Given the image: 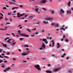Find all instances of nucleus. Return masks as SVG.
<instances>
[{
	"label": "nucleus",
	"mask_w": 73,
	"mask_h": 73,
	"mask_svg": "<svg viewBox=\"0 0 73 73\" xmlns=\"http://www.w3.org/2000/svg\"><path fill=\"white\" fill-rule=\"evenodd\" d=\"M17 17H18V18H19V17H22L24 15V13L22 14H20V13H17Z\"/></svg>",
	"instance_id": "obj_1"
},
{
	"label": "nucleus",
	"mask_w": 73,
	"mask_h": 73,
	"mask_svg": "<svg viewBox=\"0 0 73 73\" xmlns=\"http://www.w3.org/2000/svg\"><path fill=\"white\" fill-rule=\"evenodd\" d=\"M35 68H36L37 69H38V70H41V68H40V65H39L38 64H37L36 66H35Z\"/></svg>",
	"instance_id": "obj_2"
},
{
	"label": "nucleus",
	"mask_w": 73,
	"mask_h": 73,
	"mask_svg": "<svg viewBox=\"0 0 73 73\" xmlns=\"http://www.w3.org/2000/svg\"><path fill=\"white\" fill-rule=\"evenodd\" d=\"M61 69L60 68H57L54 69H53V72H57V71H58Z\"/></svg>",
	"instance_id": "obj_3"
},
{
	"label": "nucleus",
	"mask_w": 73,
	"mask_h": 73,
	"mask_svg": "<svg viewBox=\"0 0 73 73\" xmlns=\"http://www.w3.org/2000/svg\"><path fill=\"white\" fill-rule=\"evenodd\" d=\"M18 34L20 35H21V36H24V37H29V35H26L25 34H24V33Z\"/></svg>",
	"instance_id": "obj_4"
},
{
	"label": "nucleus",
	"mask_w": 73,
	"mask_h": 73,
	"mask_svg": "<svg viewBox=\"0 0 73 73\" xmlns=\"http://www.w3.org/2000/svg\"><path fill=\"white\" fill-rule=\"evenodd\" d=\"M46 0H43L40 1V3L41 4H45L46 3Z\"/></svg>",
	"instance_id": "obj_5"
},
{
	"label": "nucleus",
	"mask_w": 73,
	"mask_h": 73,
	"mask_svg": "<svg viewBox=\"0 0 73 73\" xmlns=\"http://www.w3.org/2000/svg\"><path fill=\"white\" fill-rule=\"evenodd\" d=\"M45 20H49V21H50L52 22V21L53 20V19H46Z\"/></svg>",
	"instance_id": "obj_6"
},
{
	"label": "nucleus",
	"mask_w": 73,
	"mask_h": 73,
	"mask_svg": "<svg viewBox=\"0 0 73 73\" xmlns=\"http://www.w3.org/2000/svg\"><path fill=\"white\" fill-rule=\"evenodd\" d=\"M57 45L58 46H57V48L58 49V48H60V47H61V46L60 45V43H58L57 44Z\"/></svg>",
	"instance_id": "obj_7"
},
{
	"label": "nucleus",
	"mask_w": 73,
	"mask_h": 73,
	"mask_svg": "<svg viewBox=\"0 0 73 73\" xmlns=\"http://www.w3.org/2000/svg\"><path fill=\"white\" fill-rule=\"evenodd\" d=\"M42 48H43L44 49H45V45L43 43L42 46Z\"/></svg>",
	"instance_id": "obj_8"
},
{
	"label": "nucleus",
	"mask_w": 73,
	"mask_h": 73,
	"mask_svg": "<svg viewBox=\"0 0 73 73\" xmlns=\"http://www.w3.org/2000/svg\"><path fill=\"white\" fill-rule=\"evenodd\" d=\"M64 13V11L62 9H61L60 10V13Z\"/></svg>",
	"instance_id": "obj_9"
},
{
	"label": "nucleus",
	"mask_w": 73,
	"mask_h": 73,
	"mask_svg": "<svg viewBox=\"0 0 73 73\" xmlns=\"http://www.w3.org/2000/svg\"><path fill=\"white\" fill-rule=\"evenodd\" d=\"M26 55H27V54L25 52H23L22 54V56H26Z\"/></svg>",
	"instance_id": "obj_10"
},
{
	"label": "nucleus",
	"mask_w": 73,
	"mask_h": 73,
	"mask_svg": "<svg viewBox=\"0 0 73 73\" xmlns=\"http://www.w3.org/2000/svg\"><path fill=\"white\" fill-rule=\"evenodd\" d=\"M2 45H3V46H4V47H5L6 48V47H7V46L6 45H7V44H4V43H2Z\"/></svg>",
	"instance_id": "obj_11"
},
{
	"label": "nucleus",
	"mask_w": 73,
	"mask_h": 73,
	"mask_svg": "<svg viewBox=\"0 0 73 73\" xmlns=\"http://www.w3.org/2000/svg\"><path fill=\"white\" fill-rule=\"evenodd\" d=\"M70 4H71V2L70 1H69V2L68 3V7H70Z\"/></svg>",
	"instance_id": "obj_12"
},
{
	"label": "nucleus",
	"mask_w": 73,
	"mask_h": 73,
	"mask_svg": "<svg viewBox=\"0 0 73 73\" xmlns=\"http://www.w3.org/2000/svg\"><path fill=\"white\" fill-rule=\"evenodd\" d=\"M67 13L68 14H69V13H70V14H71V11H67Z\"/></svg>",
	"instance_id": "obj_13"
},
{
	"label": "nucleus",
	"mask_w": 73,
	"mask_h": 73,
	"mask_svg": "<svg viewBox=\"0 0 73 73\" xmlns=\"http://www.w3.org/2000/svg\"><path fill=\"white\" fill-rule=\"evenodd\" d=\"M38 8H37L35 9V11H36V12H38Z\"/></svg>",
	"instance_id": "obj_14"
},
{
	"label": "nucleus",
	"mask_w": 73,
	"mask_h": 73,
	"mask_svg": "<svg viewBox=\"0 0 73 73\" xmlns=\"http://www.w3.org/2000/svg\"><path fill=\"white\" fill-rule=\"evenodd\" d=\"M43 23H44V24H48V22L47 21V22H46V21H44Z\"/></svg>",
	"instance_id": "obj_15"
},
{
	"label": "nucleus",
	"mask_w": 73,
	"mask_h": 73,
	"mask_svg": "<svg viewBox=\"0 0 73 73\" xmlns=\"http://www.w3.org/2000/svg\"><path fill=\"white\" fill-rule=\"evenodd\" d=\"M0 30H1V31H6V30H7V29H0Z\"/></svg>",
	"instance_id": "obj_16"
},
{
	"label": "nucleus",
	"mask_w": 73,
	"mask_h": 73,
	"mask_svg": "<svg viewBox=\"0 0 73 73\" xmlns=\"http://www.w3.org/2000/svg\"><path fill=\"white\" fill-rule=\"evenodd\" d=\"M43 41L45 42V41H47V39H46V38H43Z\"/></svg>",
	"instance_id": "obj_17"
},
{
	"label": "nucleus",
	"mask_w": 73,
	"mask_h": 73,
	"mask_svg": "<svg viewBox=\"0 0 73 73\" xmlns=\"http://www.w3.org/2000/svg\"><path fill=\"white\" fill-rule=\"evenodd\" d=\"M11 13H8V15H15V14H11Z\"/></svg>",
	"instance_id": "obj_18"
},
{
	"label": "nucleus",
	"mask_w": 73,
	"mask_h": 73,
	"mask_svg": "<svg viewBox=\"0 0 73 73\" xmlns=\"http://www.w3.org/2000/svg\"><path fill=\"white\" fill-rule=\"evenodd\" d=\"M8 69H11L10 67H8L6 69V70H9Z\"/></svg>",
	"instance_id": "obj_19"
},
{
	"label": "nucleus",
	"mask_w": 73,
	"mask_h": 73,
	"mask_svg": "<svg viewBox=\"0 0 73 73\" xmlns=\"http://www.w3.org/2000/svg\"><path fill=\"white\" fill-rule=\"evenodd\" d=\"M60 29H63V31H65V29H64L63 27L60 28Z\"/></svg>",
	"instance_id": "obj_20"
},
{
	"label": "nucleus",
	"mask_w": 73,
	"mask_h": 73,
	"mask_svg": "<svg viewBox=\"0 0 73 73\" xmlns=\"http://www.w3.org/2000/svg\"><path fill=\"white\" fill-rule=\"evenodd\" d=\"M72 70H69L68 71V73H72Z\"/></svg>",
	"instance_id": "obj_21"
},
{
	"label": "nucleus",
	"mask_w": 73,
	"mask_h": 73,
	"mask_svg": "<svg viewBox=\"0 0 73 73\" xmlns=\"http://www.w3.org/2000/svg\"><path fill=\"white\" fill-rule=\"evenodd\" d=\"M59 26V25L58 24H57L56 25H55V27H58Z\"/></svg>",
	"instance_id": "obj_22"
},
{
	"label": "nucleus",
	"mask_w": 73,
	"mask_h": 73,
	"mask_svg": "<svg viewBox=\"0 0 73 73\" xmlns=\"http://www.w3.org/2000/svg\"><path fill=\"white\" fill-rule=\"evenodd\" d=\"M9 3L10 4H13L14 3L13 2H9Z\"/></svg>",
	"instance_id": "obj_23"
},
{
	"label": "nucleus",
	"mask_w": 73,
	"mask_h": 73,
	"mask_svg": "<svg viewBox=\"0 0 73 73\" xmlns=\"http://www.w3.org/2000/svg\"><path fill=\"white\" fill-rule=\"evenodd\" d=\"M4 57H5V58H9V57L7 56H4Z\"/></svg>",
	"instance_id": "obj_24"
},
{
	"label": "nucleus",
	"mask_w": 73,
	"mask_h": 73,
	"mask_svg": "<svg viewBox=\"0 0 73 73\" xmlns=\"http://www.w3.org/2000/svg\"><path fill=\"white\" fill-rule=\"evenodd\" d=\"M51 25H54V27H55V25H54V23H51Z\"/></svg>",
	"instance_id": "obj_25"
},
{
	"label": "nucleus",
	"mask_w": 73,
	"mask_h": 73,
	"mask_svg": "<svg viewBox=\"0 0 73 73\" xmlns=\"http://www.w3.org/2000/svg\"><path fill=\"white\" fill-rule=\"evenodd\" d=\"M27 31H28L29 32H30V33H31V30L29 29H27Z\"/></svg>",
	"instance_id": "obj_26"
},
{
	"label": "nucleus",
	"mask_w": 73,
	"mask_h": 73,
	"mask_svg": "<svg viewBox=\"0 0 73 73\" xmlns=\"http://www.w3.org/2000/svg\"><path fill=\"white\" fill-rule=\"evenodd\" d=\"M30 51H27V53H26V54H27H27H29V53H30Z\"/></svg>",
	"instance_id": "obj_27"
},
{
	"label": "nucleus",
	"mask_w": 73,
	"mask_h": 73,
	"mask_svg": "<svg viewBox=\"0 0 73 73\" xmlns=\"http://www.w3.org/2000/svg\"><path fill=\"white\" fill-rule=\"evenodd\" d=\"M1 67H2L3 68H5V66L3 65H1Z\"/></svg>",
	"instance_id": "obj_28"
},
{
	"label": "nucleus",
	"mask_w": 73,
	"mask_h": 73,
	"mask_svg": "<svg viewBox=\"0 0 73 73\" xmlns=\"http://www.w3.org/2000/svg\"><path fill=\"white\" fill-rule=\"evenodd\" d=\"M69 41V40L68 39H66L65 40V41L66 42H68Z\"/></svg>",
	"instance_id": "obj_29"
},
{
	"label": "nucleus",
	"mask_w": 73,
	"mask_h": 73,
	"mask_svg": "<svg viewBox=\"0 0 73 73\" xmlns=\"http://www.w3.org/2000/svg\"><path fill=\"white\" fill-rule=\"evenodd\" d=\"M24 39V38H19V40H23Z\"/></svg>",
	"instance_id": "obj_30"
},
{
	"label": "nucleus",
	"mask_w": 73,
	"mask_h": 73,
	"mask_svg": "<svg viewBox=\"0 0 73 73\" xmlns=\"http://www.w3.org/2000/svg\"><path fill=\"white\" fill-rule=\"evenodd\" d=\"M7 9V8H6V7H4L3 8V9Z\"/></svg>",
	"instance_id": "obj_31"
},
{
	"label": "nucleus",
	"mask_w": 73,
	"mask_h": 73,
	"mask_svg": "<svg viewBox=\"0 0 73 73\" xmlns=\"http://www.w3.org/2000/svg\"><path fill=\"white\" fill-rule=\"evenodd\" d=\"M16 42L14 43L13 44H11V45H15V44H16Z\"/></svg>",
	"instance_id": "obj_32"
},
{
	"label": "nucleus",
	"mask_w": 73,
	"mask_h": 73,
	"mask_svg": "<svg viewBox=\"0 0 73 73\" xmlns=\"http://www.w3.org/2000/svg\"><path fill=\"white\" fill-rule=\"evenodd\" d=\"M14 8H15V9H19V7H15Z\"/></svg>",
	"instance_id": "obj_33"
},
{
	"label": "nucleus",
	"mask_w": 73,
	"mask_h": 73,
	"mask_svg": "<svg viewBox=\"0 0 73 73\" xmlns=\"http://www.w3.org/2000/svg\"><path fill=\"white\" fill-rule=\"evenodd\" d=\"M20 7H21V8H23V6L21 5H20Z\"/></svg>",
	"instance_id": "obj_34"
},
{
	"label": "nucleus",
	"mask_w": 73,
	"mask_h": 73,
	"mask_svg": "<svg viewBox=\"0 0 73 73\" xmlns=\"http://www.w3.org/2000/svg\"><path fill=\"white\" fill-rule=\"evenodd\" d=\"M52 14H54V11H52Z\"/></svg>",
	"instance_id": "obj_35"
},
{
	"label": "nucleus",
	"mask_w": 73,
	"mask_h": 73,
	"mask_svg": "<svg viewBox=\"0 0 73 73\" xmlns=\"http://www.w3.org/2000/svg\"><path fill=\"white\" fill-rule=\"evenodd\" d=\"M0 58H4V57L3 56H1V55H0Z\"/></svg>",
	"instance_id": "obj_36"
},
{
	"label": "nucleus",
	"mask_w": 73,
	"mask_h": 73,
	"mask_svg": "<svg viewBox=\"0 0 73 73\" xmlns=\"http://www.w3.org/2000/svg\"><path fill=\"white\" fill-rule=\"evenodd\" d=\"M35 34L36 35H37V34H38V32H36L35 33Z\"/></svg>",
	"instance_id": "obj_37"
},
{
	"label": "nucleus",
	"mask_w": 73,
	"mask_h": 73,
	"mask_svg": "<svg viewBox=\"0 0 73 73\" xmlns=\"http://www.w3.org/2000/svg\"><path fill=\"white\" fill-rule=\"evenodd\" d=\"M32 31H35V30H36V28H35L34 29H32Z\"/></svg>",
	"instance_id": "obj_38"
},
{
	"label": "nucleus",
	"mask_w": 73,
	"mask_h": 73,
	"mask_svg": "<svg viewBox=\"0 0 73 73\" xmlns=\"http://www.w3.org/2000/svg\"><path fill=\"white\" fill-rule=\"evenodd\" d=\"M11 24V23H7L6 24V25H7V24Z\"/></svg>",
	"instance_id": "obj_39"
},
{
	"label": "nucleus",
	"mask_w": 73,
	"mask_h": 73,
	"mask_svg": "<svg viewBox=\"0 0 73 73\" xmlns=\"http://www.w3.org/2000/svg\"><path fill=\"white\" fill-rule=\"evenodd\" d=\"M44 10V11H46V9L45 8H42Z\"/></svg>",
	"instance_id": "obj_40"
},
{
	"label": "nucleus",
	"mask_w": 73,
	"mask_h": 73,
	"mask_svg": "<svg viewBox=\"0 0 73 73\" xmlns=\"http://www.w3.org/2000/svg\"><path fill=\"white\" fill-rule=\"evenodd\" d=\"M3 61V60H0V63H1V62H2Z\"/></svg>",
	"instance_id": "obj_41"
},
{
	"label": "nucleus",
	"mask_w": 73,
	"mask_h": 73,
	"mask_svg": "<svg viewBox=\"0 0 73 73\" xmlns=\"http://www.w3.org/2000/svg\"><path fill=\"white\" fill-rule=\"evenodd\" d=\"M28 17V15H25V18H26V17Z\"/></svg>",
	"instance_id": "obj_42"
},
{
	"label": "nucleus",
	"mask_w": 73,
	"mask_h": 73,
	"mask_svg": "<svg viewBox=\"0 0 73 73\" xmlns=\"http://www.w3.org/2000/svg\"><path fill=\"white\" fill-rule=\"evenodd\" d=\"M12 35H13V36H15V34H14V33H12Z\"/></svg>",
	"instance_id": "obj_43"
},
{
	"label": "nucleus",
	"mask_w": 73,
	"mask_h": 73,
	"mask_svg": "<svg viewBox=\"0 0 73 73\" xmlns=\"http://www.w3.org/2000/svg\"><path fill=\"white\" fill-rule=\"evenodd\" d=\"M33 17H32V16H29V17H30V18H33Z\"/></svg>",
	"instance_id": "obj_44"
},
{
	"label": "nucleus",
	"mask_w": 73,
	"mask_h": 73,
	"mask_svg": "<svg viewBox=\"0 0 73 73\" xmlns=\"http://www.w3.org/2000/svg\"><path fill=\"white\" fill-rule=\"evenodd\" d=\"M48 66H51V65H50V64H49L48 65Z\"/></svg>",
	"instance_id": "obj_45"
},
{
	"label": "nucleus",
	"mask_w": 73,
	"mask_h": 73,
	"mask_svg": "<svg viewBox=\"0 0 73 73\" xmlns=\"http://www.w3.org/2000/svg\"><path fill=\"white\" fill-rule=\"evenodd\" d=\"M25 46H26V47H27V48H28V47H29V46H28V45H25Z\"/></svg>",
	"instance_id": "obj_46"
},
{
	"label": "nucleus",
	"mask_w": 73,
	"mask_h": 73,
	"mask_svg": "<svg viewBox=\"0 0 73 73\" xmlns=\"http://www.w3.org/2000/svg\"><path fill=\"white\" fill-rule=\"evenodd\" d=\"M6 35H7V36H9V35H10V34H6Z\"/></svg>",
	"instance_id": "obj_47"
},
{
	"label": "nucleus",
	"mask_w": 73,
	"mask_h": 73,
	"mask_svg": "<svg viewBox=\"0 0 73 73\" xmlns=\"http://www.w3.org/2000/svg\"><path fill=\"white\" fill-rule=\"evenodd\" d=\"M15 9V7H14L12 9V10H14V9Z\"/></svg>",
	"instance_id": "obj_48"
},
{
	"label": "nucleus",
	"mask_w": 73,
	"mask_h": 73,
	"mask_svg": "<svg viewBox=\"0 0 73 73\" xmlns=\"http://www.w3.org/2000/svg\"><path fill=\"white\" fill-rule=\"evenodd\" d=\"M10 54V53H9V52H8L7 53V54L8 55H9Z\"/></svg>",
	"instance_id": "obj_49"
},
{
	"label": "nucleus",
	"mask_w": 73,
	"mask_h": 73,
	"mask_svg": "<svg viewBox=\"0 0 73 73\" xmlns=\"http://www.w3.org/2000/svg\"><path fill=\"white\" fill-rule=\"evenodd\" d=\"M44 31H45L44 30H42L41 31V32H44Z\"/></svg>",
	"instance_id": "obj_50"
},
{
	"label": "nucleus",
	"mask_w": 73,
	"mask_h": 73,
	"mask_svg": "<svg viewBox=\"0 0 73 73\" xmlns=\"http://www.w3.org/2000/svg\"><path fill=\"white\" fill-rule=\"evenodd\" d=\"M62 28H64V27H65V25H63L62 26Z\"/></svg>",
	"instance_id": "obj_51"
},
{
	"label": "nucleus",
	"mask_w": 73,
	"mask_h": 73,
	"mask_svg": "<svg viewBox=\"0 0 73 73\" xmlns=\"http://www.w3.org/2000/svg\"><path fill=\"white\" fill-rule=\"evenodd\" d=\"M63 37L64 38H65V35H64L63 36Z\"/></svg>",
	"instance_id": "obj_52"
},
{
	"label": "nucleus",
	"mask_w": 73,
	"mask_h": 73,
	"mask_svg": "<svg viewBox=\"0 0 73 73\" xmlns=\"http://www.w3.org/2000/svg\"><path fill=\"white\" fill-rule=\"evenodd\" d=\"M44 42H45L46 44H48V42H46V41H45Z\"/></svg>",
	"instance_id": "obj_53"
},
{
	"label": "nucleus",
	"mask_w": 73,
	"mask_h": 73,
	"mask_svg": "<svg viewBox=\"0 0 73 73\" xmlns=\"http://www.w3.org/2000/svg\"><path fill=\"white\" fill-rule=\"evenodd\" d=\"M7 42H9V43H10V44H11V42L9 41L8 40L7 41Z\"/></svg>",
	"instance_id": "obj_54"
},
{
	"label": "nucleus",
	"mask_w": 73,
	"mask_h": 73,
	"mask_svg": "<svg viewBox=\"0 0 73 73\" xmlns=\"http://www.w3.org/2000/svg\"><path fill=\"white\" fill-rule=\"evenodd\" d=\"M71 9L72 11H73V7H71Z\"/></svg>",
	"instance_id": "obj_55"
},
{
	"label": "nucleus",
	"mask_w": 73,
	"mask_h": 73,
	"mask_svg": "<svg viewBox=\"0 0 73 73\" xmlns=\"http://www.w3.org/2000/svg\"><path fill=\"white\" fill-rule=\"evenodd\" d=\"M18 33H21V31H18Z\"/></svg>",
	"instance_id": "obj_56"
},
{
	"label": "nucleus",
	"mask_w": 73,
	"mask_h": 73,
	"mask_svg": "<svg viewBox=\"0 0 73 73\" xmlns=\"http://www.w3.org/2000/svg\"><path fill=\"white\" fill-rule=\"evenodd\" d=\"M0 19H3V17H0Z\"/></svg>",
	"instance_id": "obj_57"
},
{
	"label": "nucleus",
	"mask_w": 73,
	"mask_h": 73,
	"mask_svg": "<svg viewBox=\"0 0 73 73\" xmlns=\"http://www.w3.org/2000/svg\"><path fill=\"white\" fill-rule=\"evenodd\" d=\"M69 57H67V58H66V60H68V59H69Z\"/></svg>",
	"instance_id": "obj_58"
},
{
	"label": "nucleus",
	"mask_w": 73,
	"mask_h": 73,
	"mask_svg": "<svg viewBox=\"0 0 73 73\" xmlns=\"http://www.w3.org/2000/svg\"><path fill=\"white\" fill-rule=\"evenodd\" d=\"M0 14L1 15H2V16H3V14H2V13H1Z\"/></svg>",
	"instance_id": "obj_59"
},
{
	"label": "nucleus",
	"mask_w": 73,
	"mask_h": 73,
	"mask_svg": "<svg viewBox=\"0 0 73 73\" xmlns=\"http://www.w3.org/2000/svg\"><path fill=\"white\" fill-rule=\"evenodd\" d=\"M23 62H27V61H23Z\"/></svg>",
	"instance_id": "obj_60"
},
{
	"label": "nucleus",
	"mask_w": 73,
	"mask_h": 73,
	"mask_svg": "<svg viewBox=\"0 0 73 73\" xmlns=\"http://www.w3.org/2000/svg\"><path fill=\"white\" fill-rule=\"evenodd\" d=\"M1 55L2 56H4L5 55V54H2Z\"/></svg>",
	"instance_id": "obj_61"
},
{
	"label": "nucleus",
	"mask_w": 73,
	"mask_h": 73,
	"mask_svg": "<svg viewBox=\"0 0 73 73\" xmlns=\"http://www.w3.org/2000/svg\"><path fill=\"white\" fill-rule=\"evenodd\" d=\"M4 62H5V63H6V62H7V61H4Z\"/></svg>",
	"instance_id": "obj_62"
},
{
	"label": "nucleus",
	"mask_w": 73,
	"mask_h": 73,
	"mask_svg": "<svg viewBox=\"0 0 73 73\" xmlns=\"http://www.w3.org/2000/svg\"><path fill=\"white\" fill-rule=\"evenodd\" d=\"M25 23H26V22H27V20H25Z\"/></svg>",
	"instance_id": "obj_63"
},
{
	"label": "nucleus",
	"mask_w": 73,
	"mask_h": 73,
	"mask_svg": "<svg viewBox=\"0 0 73 73\" xmlns=\"http://www.w3.org/2000/svg\"><path fill=\"white\" fill-rule=\"evenodd\" d=\"M13 60H16V59L15 58H13Z\"/></svg>",
	"instance_id": "obj_64"
}]
</instances>
